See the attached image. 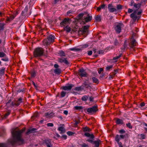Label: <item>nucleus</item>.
I'll use <instances>...</instances> for the list:
<instances>
[{
  "mask_svg": "<svg viewBox=\"0 0 147 147\" xmlns=\"http://www.w3.org/2000/svg\"><path fill=\"white\" fill-rule=\"evenodd\" d=\"M23 131L12 130L11 131L12 138L9 140L7 143H0V147H8L9 145L14 146L24 144V141L21 138V134Z\"/></svg>",
  "mask_w": 147,
  "mask_h": 147,
  "instance_id": "nucleus-1",
  "label": "nucleus"
},
{
  "mask_svg": "<svg viewBox=\"0 0 147 147\" xmlns=\"http://www.w3.org/2000/svg\"><path fill=\"white\" fill-rule=\"evenodd\" d=\"M141 6L140 4L139 3L134 4V7L135 9L134 11L130 15V17L132 18L134 22H135L136 20H138L140 18V16H137V15L141 14L142 13V11H139L137 13V11L139 9Z\"/></svg>",
  "mask_w": 147,
  "mask_h": 147,
  "instance_id": "nucleus-2",
  "label": "nucleus"
},
{
  "mask_svg": "<svg viewBox=\"0 0 147 147\" xmlns=\"http://www.w3.org/2000/svg\"><path fill=\"white\" fill-rule=\"evenodd\" d=\"M78 18L79 19H82L83 20L80 23H82L84 24H85L86 22L90 21L92 19V17L89 15L86 11L79 14Z\"/></svg>",
  "mask_w": 147,
  "mask_h": 147,
  "instance_id": "nucleus-3",
  "label": "nucleus"
},
{
  "mask_svg": "<svg viewBox=\"0 0 147 147\" xmlns=\"http://www.w3.org/2000/svg\"><path fill=\"white\" fill-rule=\"evenodd\" d=\"M55 37L53 36L50 35L47 36V39H45L43 41V44L45 45H49L51 43L54 41Z\"/></svg>",
  "mask_w": 147,
  "mask_h": 147,
  "instance_id": "nucleus-4",
  "label": "nucleus"
},
{
  "mask_svg": "<svg viewBox=\"0 0 147 147\" xmlns=\"http://www.w3.org/2000/svg\"><path fill=\"white\" fill-rule=\"evenodd\" d=\"M43 50L42 48H36L34 52V55L35 57H40L43 55Z\"/></svg>",
  "mask_w": 147,
  "mask_h": 147,
  "instance_id": "nucleus-5",
  "label": "nucleus"
},
{
  "mask_svg": "<svg viewBox=\"0 0 147 147\" xmlns=\"http://www.w3.org/2000/svg\"><path fill=\"white\" fill-rule=\"evenodd\" d=\"M123 26V24L122 23H118L116 24L115 30L116 32L119 33L121 31V28Z\"/></svg>",
  "mask_w": 147,
  "mask_h": 147,
  "instance_id": "nucleus-6",
  "label": "nucleus"
},
{
  "mask_svg": "<svg viewBox=\"0 0 147 147\" xmlns=\"http://www.w3.org/2000/svg\"><path fill=\"white\" fill-rule=\"evenodd\" d=\"M128 42L129 46L131 48H133L136 46L137 44V42L133 38L130 39Z\"/></svg>",
  "mask_w": 147,
  "mask_h": 147,
  "instance_id": "nucleus-7",
  "label": "nucleus"
},
{
  "mask_svg": "<svg viewBox=\"0 0 147 147\" xmlns=\"http://www.w3.org/2000/svg\"><path fill=\"white\" fill-rule=\"evenodd\" d=\"M90 27L89 25H87L83 26L80 28L79 33L81 32L82 34H85L88 32V28Z\"/></svg>",
  "mask_w": 147,
  "mask_h": 147,
  "instance_id": "nucleus-8",
  "label": "nucleus"
},
{
  "mask_svg": "<svg viewBox=\"0 0 147 147\" xmlns=\"http://www.w3.org/2000/svg\"><path fill=\"white\" fill-rule=\"evenodd\" d=\"M79 75L81 77H87L88 75L84 69H81L79 70Z\"/></svg>",
  "mask_w": 147,
  "mask_h": 147,
  "instance_id": "nucleus-9",
  "label": "nucleus"
},
{
  "mask_svg": "<svg viewBox=\"0 0 147 147\" xmlns=\"http://www.w3.org/2000/svg\"><path fill=\"white\" fill-rule=\"evenodd\" d=\"M108 8L110 12L113 13L117 11V10L115 7L112 4H109L108 5Z\"/></svg>",
  "mask_w": 147,
  "mask_h": 147,
  "instance_id": "nucleus-10",
  "label": "nucleus"
},
{
  "mask_svg": "<svg viewBox=\"0 0 147 147\" xmlns=\"http://www.w3.org/2000/svg\"><path fill=\"white\" fill-rule=\"evenodd\" d=\"M97 110V106H94L91 108L88 109L87 112L89 113H92L96 112Z\"/></svg>",
  "mask_w": 147,
  "mask_h": 147,
  "instance_id": "nucleus-11",
  "label": "nucleus"
},
{
  "mask_svg": "<svg viewBox=\"0 0 147 147\" xmlns=\"http://www.w3.org/2000/svg\"><path fill=\"white\" fill-rule=\"evenodd\" d=\"M74 86V85L71 84H68L65 86L62 87V89L65 90H71Z\"/></svg>",
  "mask_w": 147,
  "mask_h": 147,
  "instance_id": "nucleus-12",
  "label": "nucleus"
},
{
  "mask_svg": "<svg viewBox=\"0 0 147 147\" xmlns=\"http://www.w3.org/2000/svg\"><path fill=\"white\" fill-rule=\"evenodd\" d=\"M47 147H52V145L51 144V141L50 139H47L45 140L44 141Z\"/></svg>",
  "mask_w": 147,
  "mask_h": 147,
  "instance_id": "nucleus-13",
  "label": "nucleus"
},
{
  "mask_svg": "<svg viewBox=\"0 0 147 147\" xmlns=\"http://www.w3.org/2000/svg\"><path fill=\"white\" fill-rule=\"evenodd\" d=\"M69 19L68 18H65L64 19L62 22L60 23V25L62 27L65 26L67 23L69 22Z\"/></svg>",
  "mask_w": 147,
  "mask_h": 147,
  "instance_id": "nucleus-14",
  "label": "nucleus"
},
{
  "mask_svg": "<svg viewBox=\"0 0 147 147\" xmlns=\"http://www.w3.org/2000/svg\"><path fill=\"white\" fill-rule=\"evenodd\" d=\"M59 61L61 63H64L67 65H68L69 64V62L66 59V58H59Z\"/></svg>",
  "mask_w": 147,
  "mask_h": 147,
  "instance_id": "nucleus-15",
  "label": "nucleus"
},
{
  "mask_svg": "<svg viewBox=\"0 0 147 147\" xmlns=\"http://www.w3.org/2000/svg\"><path fill=\"white\" fill-rule=\"evenodd\" d=\"M22 98H20L16 102H12L11 105L12 106L16 105L17 106H19L20 103L22 102Z\"/></svg>",
  "mask_w": 147,
  "mask_h": 147,
  "instance_id": "nucleus-16",
  "label": "nucleus"
},
{
  "mask_svg": "<svg viewBox=\"0 0 147 147\" xmlns=\"http://www.w3.org/2000/svg\"><path fill=\"white\" fill-rule=\"evenodd\" d=\"M28 6L26 5V6L24 10L22 12L21 14L22 15V16H25L26 15L27 12V11L28 10Z\"/></svg>",
  "mask_w": 147,
  "mask_h": 147,
  "instance_id": "nucleus-17",
  "label": "nucleus"
},
{
  "mask_svg": "<svg viewBox=\"0 0 147 147\" xmlns=\"http://www.w3.org/2000/svg\"><path fill=\"white\" fill-rule=\"evenodd\" d=\"M101 141L100 140H98L96 141H94L93 144H95V147H99V146L100 143Z\"/></svg>",
  "mask_w": 147,
  "mask_h": 147,
  "instance_id": "nucleus-18",
  "label": "nucleus"
},
{
  "mask_svg": "<svg viewBox=\"0 0 147 147\" xmlns=\"http://www.w3.org/2000/svg\"><path fill=\"white\" fill-rule=\"evenodd\" d=\"M116 8L117 11H120L123 8V6L120 4H118L117 5Z\"/></svg>",
  "mask_w": 147,
  "mask_h": 147,
  "instance_id": "nucleus-19",
  "label": "nucleus"
},
{
  "mask_svg": "<svg viewBox=\"0 0 147 147\" xmlns=\"http://www.w3.org/2000/svg\"><path fill=\"white\" fill-rule=\"evenodd\" d=\"M36 129L34 128H33L29 129L28 131L27 132L26 134H29L30 133H32L34 132H36Z\"/></svg>",
  "mask_w": 147,
  "mask_h": 147,
  "instance_id": "nucleus-20",
  "label": "nucleus"
},
{
  "mask_svg": "<svg viewBox=\"0 0 147 147\" xmlns=\"http://www.w3.org/2000/svg\"><path fill=\"white\" fill-rule=\"evenodd\" d=\"M84 135L87 137L90 138L91 139H93L94 138V136L93 134H90L89 133H85L84 134Z\"/></svg>",
  "mask_w": 147,
  "mask_h": 147,
  "instance_id": "nucleus-21",
  "label": "nucleus"
},
{
  "mask_svg": "<svg viewBox=\"0 0 147 147\" xmlns=\"http://www.w3.org/2000/svg\"><path fill=\"white\" fill-rule=\"evenodd\" d=\"M58 130L59 131H61L60 134H64L65 132V131L64 127L62 126L59 127L58 128Z\"/></svg>",
  "mask_w": 147,
  "mask_h": 147,
  "instance_id": "nucleus-22",
  "label": "nucleus"
},
{
  "mask_svg": "<svg viewBox=\"0 0 147 147\" xmlns=\"http://www.w3.org/2000/svg\"><path fill=\"white\" fill-rule=\"evenodd\" d=\"M64 29L67 32H70L71 30V28L70 27L68 26H67L65 27L64 28Z\"/></svg>",
  "mask_w": 147,
  "mask_h": 147,
  "instance_id": "nucleus-23",
  "label": "nucleus"
},
{
  "mask_svg": "<svg viewBox=\"0 0 147 147\" xmlns=\"http://www.w3.org/2000/svg\"><path fill=\"white\" fill-rule=\"evenodd\" d=\"M92 80L93 82L95 83L98 84L99 82V80L96 78L93 77L92 78Z\"/></svg>",
  "mask_w": 147,
  "mask_h": 147,
  "instance_id": "nucleus-24",
  "label": "nucleus"
},
{
  "mask_svg": "<svg viewBox=\"0 0 147 147\" xmlns=\"http://www.w3.org/2000/svg\"><path fill=\"white\" fill-rule=\"evenodd\" d=\"M54 72L56 74H59L61 73V70L59 68H57L54 70Z\"/></svg>",
  "mask_w": 147,
  "mask_h": 147,
  "instance_id": "nucleus-25",
  "label": "nucleus"
},
{
  "mask_svg": "<svg viewBox=\"0 0 147 147\" xmlns=\"http://www.w3.org/2000/svg\"><path fill=\"white\" fill-rule=\"evenodd\" d=\"M95 19L96 21L99 22L101 21V17L100 16H97L95 17Z\"/></svg>",
  "mask_w": 147,
  "mask_h": 147,
  "instance_id": "nucleus-26",
  "label": "nucleus"
},
{
  "mask_svg": "<svg viewBox=\"0 0 147 147\" xmlns=\"http://www.w3.org/2000/svg\"><path fill=\"white\" fill-rule=\"evenodd\" d=\"M5 25V24L4 23H0V32L3 30Z\"/></svg>",
  "mask_w": 147,
  "mask_h": 147,
  "instance_id": "nucleus-27",
  "label": "nucleus"
},
{
  "mask_svg": "<svg viewBox=\"0 0 147 147\" xmlns=\"http://www.w3.org/2000/svg\"><path fill=\"white\" fill-rule=\"evenodd\" d=\"M12 102H11V98L6 103V105L8 107L12 106H13L11 105Z\"/></svg>",
  "mask_w": 147,
  "mask_h": 147,
  "instance_id": "nucleus-28",
  "label": "nucleus"
},
{
  "mask_svg": "<svg viewBox=\"0 0 147 147\" xmlns=\"http://www.w3.org/2000/svg\"><path fill=\"white\" fill-rule=\"evenodd\" d=\"M84 85L85 86L86 88H88L90 87V86L89 85V83L88 82H87L86 81H85L83 84L82 85Z\"/></svg>",
  "mask_w": 147,
  "mask_h": 147,
  "instance_id": "nucleus-29",
  "label": "nucleus"
},
{
  "mask_svg": "<svg viewBox=\"0 0 147 147\" xmlns=\"http://www.w3.org/2000/svg\"><path fill=\"white\" fill-rule=\"evenodd\" d=\"M60 55V56H65V53L63 51H59V53H58Z\"/></svg>",
  "mask_w": 147,
  "mask_h": 147,
  "instance_id": "nucleus-30",
  "label": "nucleus"
},
{
  "mask_svg": "<svg viewBox=\"0 0 147 147\" xmlns=\"http://www.w3.org/2000/svg\"><path fill=\"white\" fill-rule=\"evenodd\" d=\"M120 139V138L119 135H116L115 137V140L117 142H119V141Z\"/></svg>",
  "mask_w": 147,
  "mask_h": 147,
  "instance_id": "nucleus-31",
  "label": "nucleus"
},
{
  "mask_svg": "<svg viewBox=\"0 0 147 147\" xmlns=\"http://www.w3.org/2000/svg\"><path fill=\"white\" fill-rule=\"evenodd\" d=\"M83 88L81 86H80L78 87H76L75 90L77 91H81L83 90Z\"/></svg>",
  "mask_w": 147,
  "mask_h": 147,
  "instance_id": "nucleus-32",
  "label": "nucleus"
},
{
  "mask_svg": "<svg viewBox=\"0 0 147 147\" xmlns=\"http://www.w3.org/2000/svg\"><path fill=\"white\" fill-rule=\"evenodd\" d=\"M88 98V97L86 95L83 96L82 98V100L83 101H86Z\"/></svg>",
  "mask_w": 147,
  "mask_h": 147,
  "instance_id": "nucleus-33",
  "label": "nucleus"
},
{
  "mask_svg": "<svg viewBox=\"0 0 147 147\" xmlns=\"http://www.w3.org/2000/svg\"><path fill=\"white\" fill-rule=\"evenodd\" d=\"M116 122L117 124H122L123 123L122 120L120 119H117Z\"/></svg>",
  "mask_w": 147,
  "mask_h": 147,
  "instance_id": "nucleus-34",
  "label": "nucleus"
},
{
  "mask_svg": "<svg viewBox=\"0 0 147 147\" xmlns=\"http://www.w3.org/2000/svg\"><path fill=\"white\" fill-rule=\"evenodd\" d=\"M6 57V55L3 52H0V57Z\"/></svg>",
  "mask_w": 147,
  "mask_h": 147,
  "instance_id": "nucleus-35",
  "label": "nucleus"
},
{
  "mask_svg": "<svg viewBox=\"0 0 147 147\" xmlns=\"http://www.w3.org/2000/svg\"><path fill=\"white\" fill-rule=\"evenodd\" d=\"M15 16L14 15H12L10 16V18H8L7 20L8 21H10L11 20H12L13 19L15 18Z\"/></svg>",
  "mask_w": 147,
  "mask_h": 147,
  "instance_id": "nucleus-36",
  "label": "nucleus"
},
{
  "mask_svg": "<svg viewBox=\"0 0 147 147\" xmlns=\"http://www.w3.org/2000/svg\"><path fill=\"white\" fill-rule=\"evenodd\" d=\"M74 108L76 110H80L83 109V107L82 106H75Z\"/></svg>",
  "mask_w": 147,
  "mask_h": 147,
  "instance_id": "nucleus-37",
  "label": "nucleus"
},
{
  "mask_svg": "<svg viewBox=\"0 0 147 147\" xmlns=\"http://www.w3.org/2000/svg\"><path fill=\"white\" fill-rule=\"evenodd\" d=\"M123 47L124 48H125V49H128V47H127V45L126 44V40H125L124 42V43L123 45Z\"/></svg>",
  "mask_w": 147,
  "mask_h": 147,
  "instance_id": "nucleus-38",
  "label": "nucleus"
},
{
  "mask_svg": "<svg viewBox=\"0 0 147 147\" xmlns=\"http://www.w3.org/2000/svg\"><path fill=\"white\" fill-rule=\"evenodd\" d=\"M113 67V65H111L109 66H107L106 68V70H109Z\"/></svg>",
  "mask_w": 147,
  "mask_h": 147,
  "instance_id": "nucleus-39",
  "label": "nucleus"
},
{
  "mask_svg": "<svg viewBox=\"0 0 147 147\" xmlns=\"http://www.w3.org/2000/svg\"><path fill=\"white\" fill-rule=\"evenodd\" d=\"M114 44L115 46H117L119 44V43L116 39H115L114 40Z\"/></svg>",
  "mask_w": 147,
  "mask_h": 147,
  "instance_id": "nucleus-40",
  "label": "nucleus"
},
{
  "mask_svg": "<svg viewBox=\"0 0 147 147\" xmlns=\"http://www.w3.org/2000/svg\"><path fill=\"white\" fill-rule=\"evenodd\" d=\"M122 55L121 53H120L119 55L118 56H117L116 57H114L113 58V59L114 60H117L119 59L121 56Z\"/></svg>",
  "mask_w": 147,
  "mask_h": 147,
  "instance_id": "nucleus-41",
  "label": "nucleus"
},
{
  "mask_svg": "<svg viewBox=\"0 0 147 147\" xmlns=\"http://www.w3.org/2000/svg\"><path fill=\"white\" fill-rule=\"evenodd\" d=\"M126 125L127 127L130 129H131L132 127V126L131 125V124L129 123H127Z\"/></svg>",
  "mask_w": 147,
  "mask_h": 147,
  "instance_id": "nucleus-42",
  "label": "nucleus"
},
{
  "mask_svg": "<svg viewBox=\"0 0 147 147\" xmlns=\"http://www.w3.org/2000/svg\"><path fill=\"white\" fill-rule=\"evenodd\" d=\"M5 71V68H2V69H0V74H3Z\"/></svg>",
  "mask_w": 147,
  "mask_h": 147,
  "instance_id": "nucleus-43",
  "label": "nucleus"
},
{
  "mask_svg": "<svg viewBox=\"0 0 147 147\" xmlns=\"http://www.w3.org/2000/svg\"><path fill=\"white\" fill-rule=\"evenodd\" d=\"M70 50L72 51H79L80 50V49H76L75 48H72L70 49Z\"/></svg>",
  "mask_w": 147,
  "mask_h": 147,
  "instance_id": "nucleus-44",
  "label": "nucleus"
},
{
  "mask_svg": "<svg viewBox=\"0 0 147 147\" xmlns=\"http://www.w3.org/2000/svg\"><path fill=\"white\" fill-rule=\"evenodd\" d=\"M66 94V92L64 91H62L61 93V95L62 97H64L65 96Z\"/></svg>",
  "mask_w": 147,
  "mask_h": 147,
  "instance_id": "nucleus-45",
  "label": "nucleus"
},
{
  "mask_svg": "<svg viewBox=\"0 0 147 147\" xmlns=\"http://www.w3.org/2000/svg\"><path fill=\"white\" fill-rule=\"evenodd\" d=\"M104 52V51L103 50H100L98 51H97V53L99 54H102Z\"/></svg>",
  "mask_w": 147,
  "mask_h": 147,
  "instance_id": "nucleus-46",
  "label": "nucleus"
},
{
  "mask_svg": "<svg viewBox=\"0 0 147 147\" xmlns=\"http://www.w3.org/2000/svg\"><path fill=\"white\" fill-rule=\"evenodd\" d=\"M36 74V73L35 71H33L31 73V76L32 77H35Z\"/></svg>",
  "mask_w": 147,
  "mask_h": 147,
  "instance_id": "nucleus-47",
  "label": "nucleus"
},
{
  "mask_svg": "<svg viewBox=\"0 0 147 147\" xmlns=\"http://www.w3.org/2000/svg\"><path fill=\"white\" fill-rule=\"evenodd\" d=\"M119 132L121 134H123L125 133V131L124 130L122 129L119 130Z\"/></svg>",
  "mask_w": 147,
  "mask_h": 147,
  "instance_id": "nucleus-48",
  "label": "nucleus"
},
{
  "mask_svg": "<svg viewBox=\"0 0 147 147\" xmlns=\"http://www.w3.org/2000/svg\"><path fill=\"white\" fill-rule=\"evenodd\" d=\"M81 147H87L88 146L87 144H86L85 143H84L83 144H81L80 145Z\"/></svg>",
  "mask_w": 147,
  "mask_h": 147,
  "instance_id": "nucleus-49",
  "label": "nucleus"
},
{
  "mask_svg": "<svg viewBox=\"0 0 147 147\" xmlns=\"http://www.w3.org/2000/svg\"><path fill=\"white\" fill-rule=\"evenodd\" d=\"M1 60H3V61H7L8 60V59L7 57H5V58H2L1 59Z\"/></svg>",
  "mask_w": 147,
  "mask_h": 147,
  "instance_id": "nucleus-50",
  "label": "nucleus"
},
{
  "mask_svg": "<svg viewBox=\"0 0 147 147\" xmlns=\"http://www.w3.org/2000/svg\"><path fill=\"white\" fill-rule=\"evenodd\" d=\"M118 72V70L117 69H115L114 70V71L112 72V74H113V76H115Z\"/></svg>",
  "mask_w": 147,
  "mask_h": 147,
  "instance_id": "nucleus-51",
  "label": "nucleus"
},
{
  "mask_svg": "<svg viewBox=\"0 0 147 147\" xmlns=\"http://www.w3.org/2000/svg\"><path fill=\"white\" fill-rule=\"evenodd\" d=\"M49 115L48 118H51L53 117L54 114L52 113H49Z\"/></svg>",
  "mask_w": 147,
  "mask_h": 147,
  "instance_id": "nucleus-52",
  "label": "nucleus"
},
{
  "mask_svg": "<svg viewBox=\"0 0 147 147\" xmlns=\"http://www.w3.org/2000/svg\"><path fill=\"white\" fill-rule=\"evenodd\" d=\"M67 134L69 136H71L73 135L74 134L71 131H68L67 132Z\"/></svg>",
  "mask_w": 147,
  "mask_h": 147,
  "instance_id": "nucleus-53",
  "label": "nucleus"
},
{
  "mask_svg": "<svg viewBox=\"0 0 147 147\" xmlns=\"http://www.w3.org/2000/svg\"><path fill=\"white\" fill-rule=\"evenodd\" d=\"M90 129L88 128V127H86L84 128V131H89Z\"/></svg>",
  "mask_w": 147,
  "mask_h": 147,
  "instance_id": "nucleus-54",
  "label": "nucleus"
},
{
  "mask_svg": "<svg viewBox=\"0 0 147 147\" xmlns=\"http://www.w3.org/2000/svg\"><path fill=\"white\" fill-rule=\"evenodd\" d=\"M141 138L142 139H144L145 138V135L143 134H141L140 135Z\"/></svg>",
  "mask_w": 147,
  "mask_h": 147,
  "instance_id": "nucleus-55",
  "label": "nucleus"
},
{
  "mask_svg": "<svg viewBox=\"0 0 147 147\" xmlns=\"http://www.w3.org/2000/svg\"><path fill=\"white\" fill-rule=\"evenodd\" d=\"M47 125L48 126H50V127H53V123H48L47 124Z\"/></svg>",
  "mask_w": 147,
  "mask_h": 147,
  "instance_id": "nucleus-56",
  "label": "nucleus"
},
{
  "mask_svg": "<svg viewBox=\"0 0 147 147\" xmlns=\"http://www.w3.org/2000/svg\"><path fill=\"white\" fill-rule=\"evenodd\" d=\"M125 49L123 47H122L121 48V51H120V52L121 53H122L124 52L125 51Z\"/></svg>",
  "mask_w": 147,
  "mask_h": 147,
  "instance_id": "nucleus-57",
  "label": "nucleus"
},
{
  "mask_svg": "<svg viewBox=\"0 0 147 147\" xmlns=\"http://www.w3.org/2000/svg\"><path fill=\"white\" fill-rule=\"evenodd\" d=\"M135 3H134V1L132 0L131 1V3H130V5L131 6H134V4H135Z\"/></svg>",
  "mask_w": 147,
  "mask_h": 147,
  "instance_id": "nucleus-58",
  "label": "nucleus"
},
{
  "mask_svg": "<svg viewBox=\"0 0 147 147\" xmlns=\"http://www.w3.org/2000/svg\"><path fill=\"white\" fill-rule=\"evenodd\" d=\"M93 139H89L87 140L89 142H90L91 143L93 144L94 141H93Z\"/></svg>",
  "mask_w": 147,
  "mask_h": 147,
  "instance_id": "nucleus-59",
  "label": "nucleus"
},
{
  "mask_svg": "<svg viewBox=\"0 0 147 147\" xmlns=\"http://www.w3.org/2000/svg\"><path fill=\"white\" fill-rule=\"evenodd\" d=\"M133 11V10L132 9L129 8L128 9V12L129 13H131Z\"/></svg>",
  "mask_w": 147,
  "mask_h": 147,
  "instance_id": "nucleus-60",
  "label": "nucleus"
},
{
  "mask_svg": "<svg viewBox=\"0 0 147 147\" xmlns=\"http://www.w3.org/2000/svg\"><path fill=\"white\" fill-rule=\"evenodd\" d=\"M61 138H64V139H66L67 138V136L66 135H63Z\"/></svg>",
  "mask_w": 147,
  "mask_h": 147,
  "instance_id": "nucleus-61",
  "label": "nucleus"
},
{
  "mask_svg": "<svg viewBox=\"0 0 147 147\" xmlns=\"http://www.w3.org/2000/svg\"><path fill=\"white\" fill-rule=\"evenodd\" d=\"M10 114V113L8 112L4 115V117L6 118Z\"/></svg>",
  "mask_w": 147,
  "mask_h": 147,
  "instance_id": "nucleus-62",
  "label": "nucleus"
},
{
  "mask_svg": "<svg viewBox=\"0 0 147 147\" xmlns=\"http://www.w3.org/2000/svg\"><path fill=\"white\" fill-rule=\"evenodd\" d=\"M105 5L104 4H103L102 5H101L99 7H100L101 9H104Z\"/></svg>",
  "mask_w": 147,
  "mask_h": 147,
  "instance_id": "nucleus-63",
  "label": "nucleus"
},
{
  "mask_svg": "<svg viewBox=\"0 0 147 147\" xmlns=\"http://www.w3.org/2000/svg\"><path fill=\"white\" fill-rule=\"evenodd\" d=\"M92 51H88V54L89 55H92Z\"/></svg>",
  "mask_w": 147,
  "mask_h": 147,
  "instance_id": "nucleus-64",
  "label": "nucleus"
}]
</instances>
